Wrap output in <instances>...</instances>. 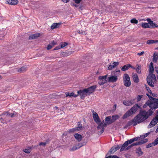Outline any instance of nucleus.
Returning <instances> with one entry per match:
<instances>
[{"label": "nucleus", "mask_w": 158, "mask_h": 158, "mask_svg": "<svg viewBox=\"0 0 158 158\" xmlns=\"http://www.w3.org/2000/svg\"><path fill=\"white\" fill-rule=\"evenodd\" d=\"M152 101V102L148 100L143 106V108L148 106L150 108L148 111L140 110L139 114L134 118L132 121L133 126H135L147 119L153 113V109H155L158 108V99L154 98Z\"/></svg>", "instance_id": "obj_1"}, {"label": "nucleus", "mask_w": 158, "mask_h": 158, "mask_svg": "<svg viewBox=\"0 0 158 158\" xmlns=\"http://www.w3.org/2000/svg\"><path fill=\"white\" fill-rule=\"evenodd\" d=\"M154 71L153 67H149V75L147 78L148 84L151 87H153L155 86L154 82L156 81L155 75L152 73Z\"/></svg>", "instance_id": "obj_2"}, {"label": "nucleus", "mask_w": 158, "mask_h": 158, "mask_svg": "<svg viewBox=\"0 0 158 158\" xmlns=\"http://www.w3.org/2000/svg\"><path fill=\"white\" fill-rule=\"evenodd\" d=\"M140 108V106L138 104H135L123 115V118L125 119L133 114H135Z\"/></svg>", "instance_id": "obj_3"}, {"label": "nucleus", "mask_w": 158, "mask_h": 158, "mask_svg": "<svg viewBox=\"0 0 158 158\" xmlns=\"http://www.w3.org/2000/svg\"><path fill=\"white\" fill-rule=\"evenodd\" d=\"M123 83L124 85L126 87H129L131 85L130 78L128 74L125 73L123 76Z\"/></svg>", "instance_id": "obj_4"}, {"label": "nucleus", "mask_w": 158, "mask_h": 158, "mask_svg": "<svg viewBox=\"0 0 158 158\" xmlns=\"http://www.w3.org/2000/svg\"><path fill=\"white\" fill-rule=\"evenodd\" d=\"M107 76V75H106L104 76H100L99 77L98 79H99V81L98 82V84L100 85H102L106 83L107 81V80H106Z\"/></svg>", "instance_id": "obj_5"}, {"label": "nucleus", "mask_w": 158, "mask_h": 158, "mask_svg": "<svg viewBox=\"0 0 158 158\" xmlns=\"http://www.w3.org/2000/svg\"><path fill=\"white\" fill-rule=\"evenodd\" d=\"M107 123H104V120H103L97 127V129L99 130L100 129H102L100 131V134H102L104 131V127L106 126Z\"/></svg>", "instance_id": "obj_6"}, {"label": "nucleus", "mask_w": 158, "mask_h": 158, "mask_svg": "<svg viewBox=\"0 0 158 158\" xmlns=\"http://www.w3.org/2000/svg\"><path fill=\"white\" fill-rule=\"evenodd\" d=\"M158 122V115H156L151 122L148 126V128H150L154 127Z\"/></svg>", "instance_id": "obj_7"}, {"label": "nucleus", "mask_w": 158, "mask_h": 158, "mask_svg": "<svg viewBox=\"0 0 158 158\" xmlns=\"http://www.w3.org/2000/svg\"><path fill=\"white\" fill-rule=\"evenodd\" d=\"M135 146H136V144L135 143H133L129 146L127 145V146L124 145V143L122 145V147L120 149V151L122 152L124 150L126 151L128 150L131 148V147Z\"/></svg>", "instance_id": "obj_8"}, {"label": "nucleus", "mask_w": 158, "mask_h": 158, "mask_svg": "<svg viewBox=\"0 0 158 158\" xmlns=\"http://www.w3.org/2000/svg\"><path fill=\"white\" fill-rule=\"evenodd\" d=\"M93 117L94 121L97 124H99L101 122V120L97 113L94 110L93 111Z\"/></svg>", "instance_id": "obj_9"}, {"label": "nucleus", "mask_w": 158, "mask_h": 158, "mask_svg": "<svg viewBox=\"0 0 158 158\" xmlns=\"http://www.w3.org/2000/svg\"><path fill=\"white\" fill-rule=\"evenodd\" d=\"M140 139V137H135L128 140L125 142L124 145L127 146L129 144H131L135 141H136Z\"/></svg>", "instance_id": "obj_10"}, {"label": "nucleus", "mask_w": 158, "mask_h": 158, "mask_svg": "<svg viewBox=\"0 0 158 158\" xmlns=\"http://www.w3.org/2000/svg\"><path fill=\"white\" fill-rule=\"evenodd\" d=\"M96 88V85H92L88 88L85 89V92H86L87 93H92L94 91L95 89Z\"/></svg>", "instance_id": "obj_11"}, {"label": "nucleus", "mask_w": 158, "mask_h": 158, "mask_svg": "<svg viewBox=\"0 0 158 158\" xmlns=\"http://www.w3.org/2000/svg\"><path fill=\"white\" fill-rule=\"evenodd\" d=\"M77 93H78L77 95H79L81 97V98L82 99H84V98L85 97L86 94H87V93L85 91V89L82 90H80L79 91H77Z\"/></svg>", "instance_id": "obj_12"}, {"label": "nucleus", "mask_w": 158, "mask_h": 158, "mask_svg": "<svg viewBox=\"0 0 158 158\" xmlns=\"http://www.w3.org/2000/svg\"><path fill=\"white\" fill-rule=\"evenodd\" d=\"M108 81L111 82H115L118 79V77L116 76H111L108 77Z\"/></svg>", "instance_id": "obj_13"}, {"label": "nucleus", "mask_w": 158, "mask_h": 158, "mask_svg": "<svg viewBox=\"0 0 158 158\" xmlns=\"http://www.w3.org/2000/svg\"><path fill=\"white\" fill-rule=\"evenodd\" d=\"M119 64L118 62H114L111 65H109L108 66V69L109 70H111L114 68L116 66L118 65Z\"/></svg>", "instance_id": "obj_14"}, {"label": "nucleus", "mask_w": 158, "mask_h": 158, "mask_svg": "<svg viewBox=\"0 0 158 158\" xmlns=\"http://www.w3.org/2000/svg\"><path fill=\"white\" fill-rule=\"evenodd\" d=\"M17 113L16 112H14L13 113H11L10 114L8 113L7 112H6V114H2L1 115V116H2L4 115H6V118H7L8 116H10L11 117H13L16 116Z\"/></svg>", "instance_id": "obj_15"}, {"label": "nucleus", "mask_w": 158, "mask_h": 158, "mask_svg": "<svg viewBox=\"0 0 158 158\" xmlns=\"http://www.w3.org/2000/svg\"><path fill=\"white\" fill-rule=\"evenodd\" d=\"M120 148V147L118 145L116 147H112L109 151V152L110 153V154H113L119 149Z\"/></svg>", "instance_id": "obj_16"}, {"label": "nucleus", "mask_w": 158, "mask_h": 158, "mask_svg": "<svg viewBox=\"0 0 158 158\" xmlns=\"http://www.w3.org/2000/svg\"><path fill=\"white\" fill-rule=\"evenodd\" d=\"M7 3L13 5H15L18 4V1L17 0H6Z\"/></svg>", "instance_id": "obj_17"}, {"label": "nucleus", "mask_w": 158, "mask_h": 158, "mask_svg": "<svg viewBox=\"0 0 158 158\" xmlns=\"http://www.w3.org/2000/svg\"><path fill=\"white\" fill-rule=\"evenodd\" d=\"M74 136L75 139L78 142H80L81 141L82 137V136L78 133H76L74 135Z\"/></svg>", "instance_id": "obj_18"}, {"label": "nucleus", "mask_w": 158, "mask_h": 158, "mask_svg": "<svg viewBox=\"0 0 158 158\" xmlns=\"http://www.w3.org/2000/svg\"><path fill=\"white\" fill-rule=\"evenodd\" d=\"M82 144L79 143L77 145L74 146L73 147V148L70 150L71 151H73L76 150L82 146Z\"/></svg>", "instance_id": "obj_19"}, {"label": "nucleus", "mask_w": 158, "mask_h": 158, "mask_svg": "<svg viewBox=\"0 0 158 158\" xmlns=\"http://www.w3.org/2000/svg\"><path fill=\"white\" fill-rule=\"evenodd\" d=\"M136 72L140 74L141 72V65L137 64L136 66L135 69Z\"/></svg>", "instance_id": "obj_20"}, {"label": "nucleus", "mask_w": 158, "mask_h": 158, "mask_svg": "<svg viewBox=\"0 0 158 158\" xmlns=\"http://www.w3.org/2000/svg\"><path fill=\"white\" fill-rule=\"evenodd\" d=\"M60 25V23H54L51 26V29L53 30L54 29L58 28Z\"/></svg>", "instance_id": "obj_21"}, {"label": "nucleus", "mask_w": 158, "mask_h": 158, "mask_svg": "<svg viewBox=\"0 0 158 158\" xmlns=\"http://www.w3.org/2000/svg\"><path fill=\"white\" fill-rule=\"evenodd\" d=\"M40 34L36 33L34 34L31 35L29 36V38L30 40L34 39L40 36Z\"/></svg>", "instance_id": "obj_22"}, {"label": "nucleus", "mask_w": 158, "mask_h": 158, "mask_svg": "<svg viewBox=\"0 0 158 158\" xmlns=\"http://www.w3.org/2000/svg\"><path fill=\"white\" fill-rule=\"evenodd\" d=\"M132 77L135 82L138 83L139 82V79L137 74L136 73L133 74Z\"/></svg>", "instance_id": "obj_23"}, {"label": "nucleus", "mask_w": 158, "mask_h": 158, "mask_svg": "<svg viewBox=\"0 0 158 158\" xmlns=\"http://www.w3.org/2000/svg\"><path fill=\"white\" fill-rule=\"evenodd\" d=\"M65 94L66 95V97H67L69 96V97H70L72 96H73L74 97H76L78 96V95H76L74 94V93L73 92L71 93L69 92L66 93Z\"/></svg>", "instance_id": "obj_24"}, {"label": "nucleus", "mask_w": 158, "mask_h": 158, "mask_svg": "<svg viewBox=\"0 0 158 158\" xmlns=\"http://www.w3.org/2000/svg\"><path fill=\"white\" fill-rule=\"evenodd\" d=\"M27 70V68L25 66H24L20 68L17 69V71L18 72L21 73L24 72L26 71Z\"/></svg>", "instance_id": "obj_25"}, {"label": "nucleus", "mask_w": 158, "mask_h": 158, "mask_svg": "<svg viewBox=\"0 0 158 158\" xmlns=\"http://www.w3.org/2000/svg\"><path fill=\"white\" fill-rule=\"evenodd\" d=\"M119 118V116L118 114H115L112 116V121L110 123H113L115 120L118 119Z\"/></svg>", "instance_id": "obj_26"}, {"label": "nucleus", "mask_w": 158, "mask_h": 158, "mask_svg": "<svg viewBox=\"0 0 158 158\" xmlns=\"http://www.w3.org/2000/svg\"><path fill=\"white\" fill-rule=\"evenodd\" d=\"M130 64H128L123 66L121 69V70L125 71L127 70L130 68Z\"/></svg>", "instance_id": "obj_27"}, {"label": "nucleus", "mask_w": 158, "mask_h": 158, "mask_svg": "<svg viewBox=\"0 0 158 158\" xmlns=\"http://www.w3.org/2000/svg\"><path fill=\"white\" fill-rule=\"evenodd\" d=\"M158 59V53H155L153 54V61L155 63L157 62Z\"/></svg>", "instance_id": "obj_28"}, {"label": "nucleus", "mask_w": 158, "mask_h": 158, "mask_svg": "<svg viewBox=\"0 0 158 158\" xmlns=\"http://www.w3.org/2000/svg\"><path fill=\"white\" fill-rule=\"evenodd\" d=\"M142 27L144 28H150L151 27L150 25L148 23H144L142 24Z\"/></svg>", "instance_id": "obj_29"}, {"label": "nucleus", "mask_w": 158, "mask_h": 158, "mask_svg": "<svg viewBox=\"0 0 158 158\" xmlns=\"http://www.w3.org/2000/svg\"><path fill=\"white\" fill-rule=\"evenodd\" d=\"M136 153L138 154L139 156H141L143 154V152L142 151L141 148H139L136 149Z\"/></svg>", "instance_id": "obj_30"}, {"label": "nucleus", "mask_w": 158, "mask_h": 158, "mask_svg": "<svg viewBox=\"0 0 158 158\" xmlns=\"http://www.w3.org/2000/svg\"><path fill=\"white\" fill-rule=\"evenodd\" d=\"M111 118V116H109L108 117H107L105 118V120L106 122V123L108 124H110L112 123H110L111 121H112V119Z\"/></svg>", "instance_id": "obj_31"}, {"label": "nucleus", "mask_w": 158, "mask_h": 158, "mask_svg": "<svg viewBox=\"0 0 158 158\" xmlns=\"http://www.w3.org/2000/svg\"><path fill=\"white\" fill-rule=\"evenodd\" d=\"M157 42H158V40H149L147 41V44H150Z\"/></svg>", "instance_id": "obj_32"}, {"label": "nucleus", "mask_w": 158, "mask_h": 158, "mask_svg": "<svg viewBox=\"0 0 158 158\" xmlns=\"http://www.w3.org/2000/svg\"><path fill=\"white\" fill-rule=\"evenodd\" d=\"M76 128H77V131H79L80 130H81L82 129V126L81 122H79L78 123L77 127Z\"/></svg>", "instance_id": "obj_33"}, {"label": "nucleus", "mask_w": 158, "mask_h": 158, "mask_svg": "<svg viewBox=\"0 0 158 158\" xmlns=\"http://www.w3.org/2000/svg\"><path fill=\"white\" fill-rule=\"evenodd\" d=\"M123 103L124 104L127 106H129L133 104V102H132L131 101H124L123 102Z\"/></svg>", "instance_id": "obj_34"}, {"label": "nucleus", "mask_w": 158, "mask_h": 158, "mask_svg": "<svg viewBox=\"0 0 158 158\" xmlns=\"http://www.w3.org/2000/svg\"><path fill=\"white\" fill-rule=\"evenodd\" d=\"M150 27H158V25L156 23H154L153 22H151L149 24Z\"/></svg>", "instance_id": "obj_35"}, {"label": "nucleus", "mask_w": 158, "mask_h": 158, "mask_svg": "<svg viewBox=\"0 0 158 158\" xmlns=\"http://www.w3.org/2000/svg\"><path fill=\"white\" fill-rule=\"evenodd\" d=\"M147 141H145L144 140H142L140 141L137 142L135 143L136 144V145H138L145 143Z\"/></svg>", "instance_id": "obj_36"}, {"label": "nucleus", "mask_w": 158, "mask_h": 158, "mask_svg": "<svg viewBox=\"0 0 158 158\" xmlns=\"http://www.w3.org/2000/svg\"><path fill=\"white\" fill-rule=\"evenodd\" d=\"M150 132H148L147 133L144 134V135L140 136V138L142 139H143L148 136L150 134Z\"/></svg>", "instance_id": "obj_37"}, {"label": "nucleus", "mask_w": 158, "mask_h": 158, "mask_svg": "<svg viewBox=\"0 0 158 158\" xmlns=\"http://www.w3.org/2000/svg\"><path fill=\"white\" fill-rule=\"evenodd\" d=\"M155 146V145H154V144L153 142L150 143L149 144H148V145H147L146 146V148H149L150 147H152L153 146Z\"/></svg>", "instance_id": "obj_38"}, {"label": "nucleus", "mask_w": 158, "mask_h": 158, "mask_svg": "<svg viewBox=\"0 0 158 158\" xmlns=\"http://www.w3.org/2000/svg\"><path fill=\"white\" fill-rule=\"evenodd\" d=\"M77 128H76V127L74 128H73L71 129H70L69 130V133H72L73 132H75L76 131H77Z\"/></svg>", "instance_id": "obj_39"}, {"label": "nucleus", "mask_w": 158, "mask_h": 158, "mask_svg": "<svg viewBox=\"0 0 158 158\" xmlns=\"http://www.w3.org/2000/svg\"><path fill=\"white\" fill-rule=\"evenodd\" d=\"M131 23L137 24L138 23V21L135 19H133L131 20Z\"/></svg>", "instance_id": "obj_40"}, {"label": "nucleus", "mask_w": 158, "mask_h": 158, "mask_svg": "<svg viewBox=\"0 0 158 158\" xmlns=\"http://www.w3.org/2000/svg\"><path fill=\"white\" fill-rule=\"evenodd\" d=\"M143 97V95H138L136 97V99L137 101L138 102L140 101L141 99Z\"/></svg>", "instance_id": "obj_41"}, {"label": "nucleus", "mask_w": 158, "mask_h": 158, "mask_svg": "<svg viewBox=\"0 0 158 158\" xmlns=\"http://www.w3.org/2000/svg\"><path fill=\"white\" fill-rule=\"evenodd\" d=\"M68 44L66 42L62 43H61V47L60 48H63L67 46Z\"/></svg>", "instance_id": "obj_42"}, {"label": "nucleus", "mask_w": 158, "mask_h": 158, "mask_svg": "<svg viewBox=\"0 0 158 158\" xmlns=\"http://www.w3.org/2000/svg\"><path fill=\"white\" fill-rule=\"evenodd\" d=\"M106 157V158H119L116 155L110 156Z\"/></svg>", "instance_id": "obj_43"}, {"label": "nucleus", "mask_w": 158, "mask_h": 158, "mask_svg": "<svg viewBox=\"0 0 158 158\" xmlns=\"http://www.w3.org/2000/svg\"><path fill=\"white\" fill-rule=\"evenodd\" d=\"M154 145H156L158 144V137L154 140V141L153 142Z\"/></svg>", "instance_id": "obj_44"}, {"label": "nucleus", "mask_w": 158, "mask_h": 158, "mask_svg": "<svg viewBox=\"0 0 158 158\" xmlns=\"http://www.w3.org/2000/svg\"><path fill=\"white\" fill-rule=\"evenodd\" d=\"M23 151L25 153H28L31 152L30 149H26L23 150Z\"/></svg>", "instance_id": "obj_45"}, {"label": "nucleus", "mask_w": 158, "mask_h": 158, "mask_svg": "<svg viewBox=\"0 0 158 158\" xmlns=\"http://www.w3.org/2000/svg\"><path fill=\"white\" fill-rule=\"evenodd\" d=\"M4 118H0V122H1L2 123H6L7 121L6 120H5V122H4Z\"/></svg>", "instance_id": "obj_46"}, {"label": "nucleus", "mask_w": 158, "mask_h": 158, "mask_svg": "<svg viewBox=\"0 0 158 158\" xmlns=\"http://www.w3.org/2000/svg\"><path fill=\"white\" fill-rule=\"evenodd\" d=\"M52 46L51 44H50L47 47V49L48 50H49L51 49L52 48Z\"/></svg>", "instance_id": "obj_47"}, {"label": "nucleus", "mask_w": 158, "mask_h": 158, "mask_svg": "<svg viewBox=\"0 0 158 158\" xmlns=\"http://www.w3.org/2000/svg\"><path fill=\"white\" fill-rule=\"evenodd\" d=\"M146 95L148 97L149 99L151 101H152L153 99H154V98L149 95L148 94H147Z\"/></svg>", "instance_id": "obj_48"}, {"label": "nucleus", "mask_w": 158, "mask_h": 158, "mask_svg": "<svg viewBox=\"0 0 158 158\" xmlns=\"http://www.w3.org/2000/svg\"><path fill=\"white\" fill-rule=\"evenodd\" d=\"M46 144V143L45 142H41L39 143V145L40 146H44Z\"/></svg>", "instance_id": "obj_49"}, {"label": "nucleus", "mask_w": 158, "mask_h": 158, "mask_svg": "<svg viewBox=\"0 0 158 158\" xmlns=\"http://www.w3.org/2000/svg\"><path fill=\"white\" fill-rule=\"evenodd\" d=\"M147 21L148 22L149 24L151 22H153V21H152L151 19L149 18L147 19Z\"/></svg>", "instance_id": "obj_50"}, {"label": "nucleus", "mask_w": 158, "mask_h": 158, "mask_svg": "<svg viewBox=\"0 0 158 158\" xmlns=\"http://www.w3.org/2000/svg\"><path fill=\"white\" fill-rule=\"evenodd\" d=\"M82 0H74L75 2L76 3L78 4L80 3Z\"/></svg>", "instance_id": "obj_51"}, {"label": "nucleus", "mask_w": 158, "mask_h": 158, "mask_svg": "<svg viewBox=\"0 0 158 158\" xmlns=\"http://www.w3.org/2000/svg\"><path fill=\"white\" fill-rule=\"evenodd\" d=\"M144 53V52L143 51V52H141L138 53L137 55H138L139 56H141L142 55H143Z\"/></svg>", "instance_id": "obj_52"}, {"label": "nucleus", "mask_w": 158, "mask_h": 158, "mask_svg": "<svg viewBox=\"0 0 158 158\" xmlns=\"http://www.w3.org/2000/svg\"><path fill=\"white\" fill-rule=\"evenodd\" d=\"M151 95L153 97H156L157 96V95L156 94H153L152 93V94H151Z\"/></svg>", "instance_id": "obj_53"}, {"label": "nucleus", "mask_w": 158, "mask_h": 158, "mask_svg": "<svg viewBox=\"0 0 158 158\" xmlns=\"http://www.w3.org/2000/svg\"><path fill=\"white\" fill-rule=\"evenodd\" d=\"M145 87H146V89L148 91H149V90H150V88H149V87H148V86H147V85H145Z\"/></svg>", "instance_id": "obj_54"}, {"label": "nucleus", "mask_w": 158, "mask_h": 158, "mask_svg": "<svg viewBox=\"0 0 158 158\" xmlns=\"http://www.w3.org/2000/svg\"><path fill=\"white\" fill-rule=\"evenodd\" d=\"M50 44L53 47L54 45H55L56 44V43L54 41H52Z\"/></svg>", "instance_id": "obj_55"}, {"label": "nucleus", "mask_w": 158, "mask_h": 158, "mask_svg": "<svg viewBox=\"0 0 158 158\" xmlns=\"http://www.w3.org/2000/svg\"><path fill=\"white\" fill-rule=\"evenodd\" d=\"M60 47H55L54 49V50H57L59 49H60Z\"/></svg>", "instance_id": "obj_56"}, {"label": "nucleus", "mask_w": 158, "mask_h": 158, "mask_svg": "<svg viewBox=\"0 0 158 158\" xmlns=\"http://www.w3.org/2000/svg\"><path fill=\"white\" fill-rule=\"evenodd\" d=\"M63 2L66 3L69 1L70 0H61Z\"/></svg>", "instance_id": "obj_57"}, {"label": "nucleus", "mask_w": 158, "mask_h": 158, "mask_svg": "<svg viewBox=\"0 0 158 158\" xmlns=\"http://www.w3.org/2000/svg\"><path fill=\"white\" fill-rule=\"evenodd\" d=\"M73 6H75V7H78L79 6V5H77L76 4H73Z\"/></svg>", "instance_id": "obj_58"}, {"label": "nucleus", "mask_w": 158, "mask_h": 158, "mask_svg": "<svg viewBox=\"0 0 158 158\" xmlns=\"http://www.w3.org/2000/svg\"><path fill=\"white\" fill-rule=\"evenodd\" d=\"M131 123H132V122H128V123H127V125L126 126V127H127V126H130V125H131L132 124Z\"/></svg>", "instance_id": "obj_59"}, {"label": "nucleus", "mask_w": 158, "mask_h": 158, "mask_svg": "<svg viewBox=\"0 0 158 158\" xmlns=\"http://www.w3.org/2000/svg\"><path fill=\"white\" fill-rule=\"evenodd\" d=\"M130 68H132L133 69H135V68L133 66H131L130 64Z\"/></svg>", "instance_id": "obj_60"}, {"label": "nucleus", "mask_w": 158, "mask_h": 158, "mask_svg": "<svg viewBox=\"0 0 158 158\" xmlns=\"http://www.w3.org/2000/svg\"><path fill=\"white\" fill-rule=\"evenodd\" d=\"M153 67V63L152 62L150 63V64L149 67Z\"/></svg>", "instance_id": "obj_61"}, {"label": "nucleus", "mask_w": 158, "mask_h": 158, "mask_svg": "<svg viewBox=\"0 0 158 158\" xmlns=\"http://www.w3.org/2000/svg\"><path fill=\"white\" fill-rule=\"evenodd\" d=\"M148 91V92L150 94V95L151 94H152V93L150 89Z\"/></svg>", "instance_id": "obj_62"}, {"label": "nucleus", "mask_w": 158, "mask_h": 158, "mask_svg": "<svg viewBox=\"0 0 158 158\" xmlns=\"http://www.w3.org/2000/svg\"><path fill=\"white\" fill-rule=\"evenodd\" d=\"M78 7H79V8L80 9H82V6H81L79 5V6Z\"/></svg>", "instance_id": "obj_63"}, {"label": "nucleus", "mask_w": 158, "mask_h": 158, "mask_svg": "<svg viewBox=\"0 0 158 158\" xmlns=\"http://www.w3.org/2000/svg\"><path fill=\"white\" fill-rule=\"evenodd\" d=\"M77 32H78V33L82 34V33H81V31H77Z\"/></svg>", "instance_id": "obj_64"}]
</instances>
